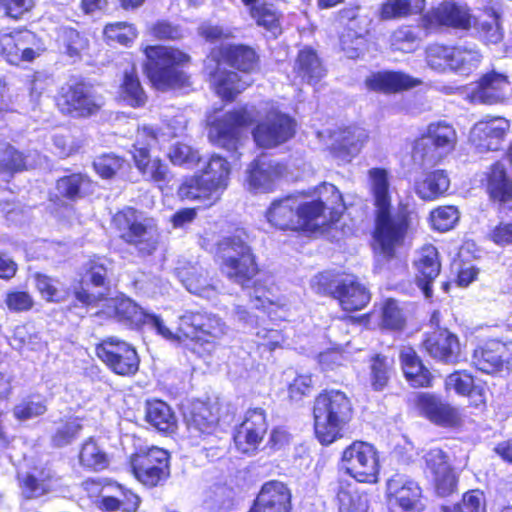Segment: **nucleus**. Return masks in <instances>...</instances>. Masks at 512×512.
Returning <instances> with one entry per match:
<instances>
[{
	"label": "nucleus",
	"instance_id": "obj_23",
	"mask_svg": "<svg viewBox=\"0 0 512 512\" xmlns=\"http://www.w3.org/2000/svg\"><path fill=\"white\" fill-rule=\"evenodd\" d=\"M291 492L279 481L265 483L249 512H290Z\"/></svg>",
	"mask_w": 512,
	"mask_h": 512
},
{
	"label": "nucleus",
	"instance_id": "obj_50",
	"mask_svg": "<svg viewBox=\"0 0 512 512\" xmlns=\"http://www.w3.org/2000/svg\"><path fill=\"white\" fill-rule=\"evenodd\" d=\"M90 186L89 179L82 174H72L57 181V191L63 197L71 200L81 198Z\"/></svg>",
	"mask_w": 512,
	"mask_h": 512
},
{
	"label": "nucleus",
	"instance_id": "obj_28",
	"mask_svg": "<svg viewBox=\"0 0 512 512\" xmlns=\"http://www.w3.org/2000/svg\"><path fill=\"white\" fill-rule=\"evenodd\" d=\"M184 419L189 436L195 441L212 435L217 429L218 418L203 402L194 403L184 414Z\"/></svg>",
	"mask_w": 512,
	"mask_h": 512
},
{
	"label": "nucleus",
	"instance_id": "obj_33",
	"mask_svg": "<svg viewBox=\"0 0 512 512\" xmlns=\"http://www.w3.org/2000/svg\"><path fill=\"white\" fill-rule=\"evenodd\" d=\"M221 63L218 61L215 72L210 73L211 81L222 99L232 100L252 83V79L249 75L240 76L237 72L222 69Z\"/></svg>",
	"mask_w": 512,
	"mask_h": 512
},
{
	"label": "nucleus",
	"instance_id": "obj_60",
	"mask_svg": "<svg viewBox=\"0 0 512 512\" xmlns=\"http://www.w3.org/2000/svg\"><path fill=\"white\" fill-rule=\"evenodd\" d=\"M391 374V362L385 356L376 355L371 363V384L375 390H382Z\"/></svg>",
	"mask_w": 512,
	"mask_h": 512
},
{
	"label": "nucleus",
	"instance_id": "obj_54",
	"mask_svg": "<svg viewBox=\"0 0 512 512\" xmlns=\"http://www.w3.org/2000/svg\"><path fill=\"white\" fill-rule=\"evenodd\" d=\"M442 512H486L485 497L480 490H472L464 494L462 503L443 506Z\"/></svg>",
	"mask_w": 512,
	"mask_h": 512
},
{
	"label": "nucleus",
	"instance_id": "obj_15",
	"mask_svg": "<svg viewBox=\"0 0 512 512\" xmlns=\"http://www.w3.org/2000/svg\"><path fill=\"white\" fill-rule=\"evenodd\" d=\"M295 123L288 115L270 111L266 118L253 130L256 144L263 148L276 147L293 137Z\"/></svg>",
	"mask_w": 512,
	"mask_h": 512
},
{
	"label": "nucleus",
	"instance_id": "obj_25",
	"mask_svg": "<svg viewBox=\"0 0 512 512\" xmlns=\"http://www.w3.org/2000/svg\"><path fill=\"white\" fill-rule=\"evenodd\" d=\"M431 24L451 27L454 29H470L473 16L467 6L459 5L453 1H444L427 15Z\"/></svg>",
	"mask_w": 512,
	"mask_h": 512
},
{
	"label": "nucleus",
	"instance_id": "obj_31",
	"mask_svg": "<svg viewBox=\"0 0 512 512\" xmlns=\"http://www.w3.org/2000/svg\"><path fill=\"white\" fill-rule=\"evenodd\" d=\"M298 207L299 199L294 196L274 200L266 212V218L276 228L299 230Z\"/></svg>",
	"mask_w": 512,
	"mask_h": 512
},
{
	"label": "nucleus",
	"instance_id": "obj_18",
	"mask_svg": "<svg viewBox=\"0 0 512 512\" xmlns=\"http://www.w3.org/2000/svg\"><path fill=\"white\" fill-rule=\"evenodd\" d=\"M387 497L403 512H422V489L410 476L396 473L387 481Z\"/></svg>",
	"mask_w": 512,
	"mask_h": 512
},
{
	"label": "nucleus",
	"instance_id": "obj_10",
	"mask_svg": "<svg viewBox=\"0 0 512 512\" xmlns=\"http://www.w3.org/2000/svg\"><path fill=\"white\" fill-rule=\"evenodd\" d=\"M341 468L358 482L375 483L380 468L377 450L367 442L354 441L342 453Z\"/></svg>",
	"mask_w": 512,
	"mask_h": 512
},
{
	"label": "nucleus",
	"instance_id": "obj_47",
	"mask_svg": "<svg viewBox=\"0 0 512 512\" xmlns=\"http://www.w3.org/2000/svg\"><path fill=\"white\" fill-rule=\"evenodd\" d=\"M298 217L299 230L315 229L329 221V217L326 216L321 203L313 201L301 202L299 200Z\"/></svg>",
	"mask_w": 512,
	"mask_h": 512
},
{
	"label": "nucleus",
	"instance_id": "obj_64",
	"mask_svg": "<svg viewBox=\"0 0 512 512\" xmlns=\"http://www.w3.org/2000/svg\"><path fill=\"white\" fill-rule=\"evenodd\" d=\"M450 48L438 44L430 45L426 50L428 66L437 72L449 70Z\"/></svg>",
	"mask_w": 512,
	"mask_h": 512
},
{
	"label": "nucleus",
	"instance_id": "obj_49",
	"mask_svg": "<svg viewBox=\"0 0 512 512\" xmlns=\"http://www.w3.org/2000/svg\"><path fill=\"white\" fill-rule=\"evenodd\" d=\"M425 0H389L381 7V19L389 20L421 12Z\"/></svg>",
	"mask_w": 512,
	"mask_h": 512
},
{
	"label": "nucleus",
	"instance_id": "obj_55",
	"mask_svg": "<svg viewBox=\"0 0 512 512\" xmlns=\"http://www.w3.org/2000/svg\"><path fill=\"white\" fill-rule=\"evenodd\" d=\"M81 420L79 418H71L65 422L58 424L55 433L52 436V443L56 447H63L70 444L79 432L82 430Z\"/></svg>",
	"mask_w": 512,
	"mask_h": 512
},
{
	"label": "nucleus",
	"instance_id": "obj_45",
	"mask_svg": "<svg viewBox=\"0 0 512 512\" xmlns=\"http://www.w3.org/2000/svg\"><path fill=\"white\" fill-rule=\"evenodd\" d=\"M312 201L321 203L325 212L329 211L331 222L337 221L345 209L341 193L330 183H323L318 188V199Z\"/></svg>",
	"mask_w": 512,
	"mask_h": 512
},
{
	"label": "nucleus",
	"instance_id": "obj_29",
	"mask_svg": "<svg viewBox=\"0 0 512 512\" xmlns=\"http://www.w3.org/2000/svg\"><path fill=\"white\" fill-rule=\"evenodd\" d=\"M284 167L266 156L255 159L247 170V183L250 190L269 191Z\"/></svg>",
	"mask_w": 512,
	"mask_h": 512
},
{
	"label": "nucleus",
	"instance_id": "obj_27",
	"mask_svg": "<svg viewBox=\"0 0 512 512\" xmlns=\"http://www.w3.org/2000/svg\"><path fill=\"white\" fill-rule=\"evenodd\" d=\"M417 406L423 415L437 425L454 426L460 420V413L457 408L432 394H419L417 396Z\"/></svg>",
	"mask_w": 512,
	"mask_h": 512
},
{
	"label": "nucleus",
	"instance_id": "obj_42",
	"mask_svg": "<svg viewBox=\"0 0 512 512\" xmlns=\"http://www.w3.org/2000/svg\"><path fill=\"white\" fill-rule=\"evenodd\" d=\"M31 154L24 155L10 144L0 149V175L11 177L17 172L41 164L40 160H30Z\"/></svg>",
	"mask_w": 512,
	"mask_h": 512
},
{
	"label": "nucleus",
	"instance_id": "obj_3",
	"mask_svg": "<svg viewBox=\"0 0 512 512\" xmlns=\"http://www.w3.org/2000/svg\"><path fill=\"white\" fill-rule=\"evenodd\" d=\"M220 270L230 281L246 287L258 272L255 256L248 244V235L237 230L218 243Z\"/></svg>",
	"mask_w": 512,
	"mask_h": 512
},
{
	"label": "nucleus",
	"instance_id": "obj_24",
	"mask_svg": "<svg viewBox=\"0 0 512 512\" xmlns=\"http://www.w3.org/2000/svg\"><path fill=\"white\" fill-rule=\"evenodd\" d=\"M424 458L427 468L433 475L438 495L451 494L455 490L457 482L446 453L439 448H433L425 454Z\"/></svg>",
	"mask_w": 512,
	"mask_h": 512
},
{
	"label": "nucleus",
	"instance_id": "obj_61",
	"mask_svg": "<svg viewBox=\"0 0 512 512\" xmlns=\"http://www.w3.org/2000/svg\"><path fill=\"white\" fill-rule=\"evenodd\" d=\"M10 345L16 350H22L27 347L30 350H37L42 343L36 333H31L26 325L15 327L13 335L10 338Z\"/></svg>",
	"mask_w": 512,
	"mask_h": 512
},
{
	"label": "nucleus",
	"instance_id": "obj_32",
	"mask_svg": "<svg viewBox=\"0 0 512 512\" xmlns=\"http://www.w3.org/2000/svg\"><path fill=\"white\" fill-rule=\"evenodd\" d=\"M5 51L2 55L10 64L18 65L22 61H32L37 51L34 48L36 37L30 31H17L14 33H6Z\"/></svg>",
	"mask_w": 512,
	"mask_h": 512
},
{
	"label": "nucleus",
	"instance_id": "obj_8",
	"mask_svg": "<svg viewBox=\"0 0 512 512\" xmlns=\"http://www.w3.org/2000/svg\"><path fill=\"white\" fill-rule=\"evenodd\" d=\"M311 287L318 294L333 296L347 312L363 309L371 298L365 285L352 275L332 279L330 273H320L311 280Z\"/></svg>",
	"mask_w": 512,
	"mask_h": 512
},
{
	"label": "nucleus",
	"instance_id": "obj_11",
	"mask_svg": "<svg viewBox=\"0 0 512 512\" xmlns=\"http://www.w3.org/2000/svg\"><path fill=\"white\" fill-rule=\"evenodd\" d=\"M96 355L109 369L122 376L134 375L139 368V356L128 342L111 336L96 346Z\"/></svg>",
	"mask_w": 512,
	"mask_h": 512
},
{
	"label": "nucleus",
	"instance_id": "obj_37",
	"mask_svg": "<svg viewBox=\"0 0 512 512\" xmlns=\"http://www.w3.org/2000/svg\"><path fill=\"white\" fill-rule=\"evenodd\" d=\"M450 187V179L444 170L424 173L415 180L414 190L424 201H433L444 195Z\"/></svg>",
	"mask_w": 512,
	"mask_h": 512
},
{
	"label": "nucleus",
	"instance_id": "obj_20",
	"mask_svg": "<svg viewBox=\"0 0 512 512\" xmlns=\"http://www.w3.org/2000/svg\"><path fill=\"white\" fill-rule=\"evenodd\" d=\"M472 361L478 370L487 374L498 372L504 366L509 368L512 366V341L489 340L474 350Z\"/></svg>",
	"mask_w": 512,
	"mask_h": 512
},
{
	"label": "nucleus",
	"instance_id": "obj_48",
	"mask_svg": "<svg viewBox=\"0 0 512 512\" xmlns=\"http://www.w3.org/2000/svg\"><path fill=\"white\" fill-rule=\"evenodd\" d=\"M79 461L82 466L95 471L104 470L109 465L107 453L92 438L82 445Z\"/></svg>",
	"mask_w": 512,
	"mask_h": 512
},
{
	"label": "nucleus",
	"instance_id": "obj_40",
	"mask_svg": "<svg viewBox=\"0 0 512 512\" xmlns=\"http://www.w3.org/2000/svg\"><path fill=\"white\" fill-rule=\"evenodd\" d=\"M294 69L298 77L311 85L318 83L326 75L321 60L310 48L299 51Z\"/></svg>",
	"mask_w": 512,
	"mask_h": 512
},
{
	"label": "nucleus",
	"instance_id": "obj_51",
	"mask_svg": "<svg viewBox=\"0 0 512 512\" xmlns=\"http://www.w3.org/2000/svg\"><path fill=\"white\" fill-rule=\"evenodd\" d=\"M250 14L258 26L265 28L273 36L280 33L279 16L271 5L255 3L250 9Z\"/></svg>",
	"mask_w": 512,
	"mask_h": 512
},
{
	"label": "nucleus",
	"instance_id": "obj_13",
	"mask_svg": "<svg viewBox=\"0 0 512 512\" xmlns=\"http://www.w3.org/2000/svg\"><path fill=\"white\" fill-rule=\"evenodd\" d=\"M136 478L146 486L154 487L165 481L169 474V454L159 447L136 453L131 460Z\"/></svg>",
	"mask_w": 512,
	"mask_h": 512
},
{
	"label": "nucleus",
	"instance_id": "obj_16",
	"mask_svg": "<svg viewBox=\"0 0 512 512\" xmlns=\"http://www.w3.org/2000/svg\"><path fill=\"white\" fill-rule=\"evenodd\" d=\"M59 106L63 113L72 117H88L100 107L92 88L83 82L69 83L63 87Z\"/></svg>",
	"mask_w": 512,
	"mask_h": 512
},
{
	"label": "nucleus",
	"instance_id": "obj_7",
	"mask_svg": "<svg viewBox=\"0 0 512 512\" xmlns=\"http://www.w3.org/2000/svg\"><path fill=\"white\" fill-rule=\"evenodd\" d=\"M179 330L190 339L193 352L211 353L226 335L228 327L221 318L207 313L186 312L179 317Z\"/></svg>",
	"mask_w": 512,
	"mask_h": 512
},
{
	"label": "nucleus",
	"instance_id": "obj_43",
	"mask_svg": "<svg viewBox=\"0 0 512 512\" xmlns=\"http://www.w3.org/2000/svg\"><path fill=\"white\" fill-rule=\"evenodd\" d=\"M487 190L494 201L504 204L512 200V180L507 176L503 164L495 163L491 167Z\"/></svg>",
	"mask_w": 512,
	"mask_h": 512
},
{
	"label": "nucleus",
	"instance_id": "obj_1",
	"mask_svg": "<svg viewBox=\"0 0 512 512\" xmlns=\"http://www.w3.org/2000/svg\"><path fill=\"white\" fill-rule=\"evenodd\" d=\"M372 192L377 207L374 251L378 265L391 260L396 248L403 244L410 225L407 207H399L390 212L388 173L382 168H372L368 172Z\"/></svg>",
	"mask_w": 512,
	"mask_h": 512
},
{
	"label": "nucleus",
	"instance_id": "obj_19",
	"mask_svg": "<svg viewBox=\"0 0 512 512\" xmlns=\"http://www.w3.org/2000/svg\"><path fill=\"white\" fill-rule=\"evenodd\" d=\"M108 265L110 262L105 258H97L88 263L81 288L75 293L78 301L94 305L103 298L104 291L108 289Z\"/></svg>",
	"mask_w": 512,
	"mask_h": 512
},
{
	"label": "nucleus",
	"instance_id": "obj_38",
	"mask_svg": "<svg viewBox=\"0 0 512 512\" xmlns=\"http://www.w3.org/2000/svg\"><path fill=\"white\" fill-rule=\"evenodd\" d=\"M334 137L332 153L340 160L349 162L360 151L367 135L363 129L348 128L335 134Z\"/></svg>",
	"mask_w": 512,
	"mask_h": 512
},
{
	"label": "nucleus",
	"instance_id": "obj_63",
	"mask_svg": "<svg viewBox=\"0 0 512 512\" xmlns=\"http://www.w3.org/2000/svg\"><path fill=\"white\" fill-rule=\"evenodd\" d=\"M60 40L65 53L70 57H78L87 47V40L72 28H63L60 33Z\"/></svg>",
	"mask_w": 512,
	"mask_h": 512
},
{
	"label": "nucleus",
	"instance_id": "obj_26",
	"mask_svg": "<svg viewBox=\"0 0 512 512\" xmlns=\"http://www.w3.org/2000/svg\"><path fill=\"white\" fill-rule=\"evenodd\" d=\"M415 267L417 286L426 298H431L433 295L432 283L439 275L441 268L437 249L433 245L424 246L415 260Z\"/></svg>",
	"mask_w": 512,
	"mask_h": 512
},
{
	"label": "nucleus",
	"instance_id": "obj_56",
	"mask_svg": "<svg viewBox=\"0 0 512 512\" xmlns=\"http://www.w3.org/2000/svg\"><path fill=\"white\" fill-rule=\"evenodd\" d=\"M264 435L265 434L258 433L254 430L238 426L234 433L235 446L241 453L252 454L258 449Z\"/></svg>",
	"mask_w": 512,
	"mask_h": 512
},
{
	"label": "nucleus",
	"instance_id": "obj_44",
	"mask_svg": "<svg viewBox=\"0 0 512 512\" xmlns=\"http://www.w3.org/2000/svg\"><path fill=\"white\" fill-rule=\"evenodd\" d=\"M109 307L114 309V315L119 321L135 326L142 325L147 321L148 312L131 299H111L109 300Z\"/></svg>",
	"mask_w": 512,
	"mask_h": 512
},
{
	"label": "nucleus",
	"instance_id": "obj_58",
	"mask_svg": "<svg viewBox=\"0 0 512 512\" xmlns=\"http://www.w3.org/2000/svg\"><path fill=\"white\" fill-rule=\"evenodd\" d=\"M168 156L173 164L187 168H193L200 160L198 151L184 143L171 146Z\"/></svg>",
	"mask_w": 512,
	"mask_h": 512
},
{
	"label": "nucleus",
	"instance_id": "obj_9",
	"mask_svg": "<svg viewBox=\"0 0 512 512\" xmlns=\"http://www.w3.org/2000/svg\"><path fill=\"white\" fill-rule=\"evenodd\" d=\"M457 141L455 129L445 123H431L425 134L415 141L413 159L420 164H433L454 149Z\"/></svg>",
	"mask_w": 512,
	"mask_h": 512
},
{
	"label": "nucleus",
	"instance_id": "obj_22",
	"mask_svg": "<svg viewBox=\"0 0 512 512\" xmlns=\"http://www.w3.org/2000/svg\"><path fill=\"white\" fill-rule=\"evenodd\" d=\"M509 127L505 118L486 116L474 124L470 140L482 150H497Z\"/></svg>",
	"mask_w": 512,
	"mask_h": 512
},
{
	"label": "nucleus",
	"instance_id": "obj_2",
	"mask_svg": "<svg viewBox=\"0 0 512 512\" xmlns=\"http://www.w3.org/2000/svg\"><path fill=\"white\" fill-rule=\"evenodd\" d=\"M314 429L317 439L329 445L343 435L352 418V404L340 390H324L314 401Z\"/></svg>",
	"mask_w": 512,
	"mask_h": 512
},
{
	"label": "nucleus",
	"instance_id": "obj_34",
	"mask_svg": "<svg viewBox=\"0 0 512 512\" xmlns=\"http://www.w3.org/2000/svg\"><path fill=\"white\" fill-rule=\"evenodd\" d=\"M18 479L22 494L27 499L48 493L57 481L49 468H33L26 473H19Z\"/></svg>",
	"mask_w": 512,
	"mask_h": 512
},
{
	"label": "nucleus",
	"instance_id": "obj_5",
	"mask_svg": "<svg viewBox=\"0 0 512 512\" xmlns=\"http://www.w3.org/2000/svg\"><path fill=\"white\" fill-rule=\"evenodd\" d=\"M119 236L142 255L152 254L158 245L159 229L154 218L133 208L117 212L112 219Z\"/></svg>",
	"mask_w": 512,
	"mask_h": 512
},
{
	"label": "nucleus",
	"instance_id": "obj_62",
	"mask_svg": "<svg viewBox=\"0 0 512 512\" xmlns=\"http://www.w3.org/2000/svg\"><path fill=\"white\" fill-rule=\"evenodd\" d=\"M104 35L112 42L128 45L137 36L135 28L124 22L108 24L104 28Z\"/></svg>",
	"mask_w": 512,
	"mask_h": 512
},
{
	"label": "nucleus",
	"instance_id": "obj_14",
	"mask_svg": "<svg viewBox=\"0 0 512 512\" xmlns=\"http://www.w3.org/2000/svg\"><path fill=\"white\" fill-rule=\"evenodd\" d=\"M253 110L247 107L228 112L217 119L209 129V139L229 151L236 150L240 142L241 129L254 121Z\"/></svg>",
	"mask_w": 512,
	"mask_h": 512
},
{
	"label": "nucleus",
	"instance_id": "obj_46",
	"mask_svg": "<svg viewBox=\"0 0 512 512\" xmlns=\"http://www.w3.org/2000/svg\"><path fill=\"white\" fill-rule=\"evenodd\" d=\"M339 512H368L367 494L351 486L340 487L337 493Z\"/></svg>",
	"mask_w": 512,
	"mask_h": 512
},
{
	"label": "nucleus",
	"instance_id": "obj_12",
	"mask_svg": "<svg viewBox=\"0 0 512 512\" xmlns=\"http://www.w3.org/2000/svg\"><path fill=\"white\" fill-rule=\"evenodd\" d=\"M156 138V132L152 127L143 126L137 132L131 153L137 169L146 180L163 183L168 181V166L159 158L151 159L149 156L148 147L156 141Z\"/></svg>",
	"mask_w": 512,
	"mask_h": 512
},
{
	"label": "nucleus",
	"instance_id": "obj_39",
	"mask_svg": "<svg viewBox=\"0 0 512 512\" xmlns=\"http://www.w3.org/2000/svg\"><path fill=\"white\" fill-rule=\"evenodd\" d=\"M341 16L350 19L349 24L340 36L342 51L350 59L358 58L366 49V30H356V15L354 10H343Z\"/></svg>",
	"mask_w": 512,
	"mask_h": 512
},
{
	"label": "nucleus",
	"instance_id": "obj_21",
	"mask_svg": "<svg viewBox=\"0 0 512 512\" xmlns=\"http://www.w3.org/2000/svg\"><path fill=\"white\" fill-rule=\"evenodd\" d=\"M425 351L435 360L444 364H456L461 358L458 337L444 328L426 333L423 340Z\"/></svg>",
	"mask_w": 512,
	"mask_h": 512
},
{
	"label": "nucleus",
	"instance_id": "obj_35",
	"mask_svg": "<svg viewBox=\"0 0 512 512\" xmlns=\"http://www.w3.org/2000/svg\"><path fill=\"white\" fill-rule=\"evenodd\" d=\"M419 83V80L411 78L404 73L392 71L374 73L365 80L368 89L384 93L398 92L412 88Z\"/></svg>",
	"mask_w": 512,
	"mask_h": 512
},
{
	"label": "nucleus",
	"instance_id": "obj_52",
	"mask_svg": "<svg viewBox=\"0 0 512 512\" xmlns=\"http://www.w3.org/2000/svg\"><path fill=\"white\" fill-rule=\"evenodd\" d=\"M122 97L132 107H141L146 103V94L138 77L133 73L125 72L122 84Z\"/></svg>",
	"mask_w": 512,
	"mask_h": 512
},
{
	"label": "nucleus",
	"instance_id": "obj_17",
	"mask_svg": "<svg viewBox=\"0 0 512 512\" xmlns=\"http://www.w3.org/2000/svg\"><path fill=\"white\" fill-rule=\"evenodd\" d=\"M511 83L508 76L496 71L484 74L467 88V96L472 102L496 104L508 98Z\"/></svg>",
	"mask_w": 512,
	"mask_h": 512
},
{
	"label": "nucleus",
	"instance_id": "obj_6",
	"mask_svg": "<svg viewBox=\"0 0 512 512\" xmlns=\"http://www.w3.org/2000/svg\"><path fill=\"white\" fill-rule=\"evenodd\" d=\"M230 166L226 159L213 155L200 175L187 178L179 187L178 195L187 200L215 201L219 193L226 189Z\"/></svg>",
	"mask_w": 512,
	"mask_h": 512
},
{
	"label": "nucleus",
	"instance_id": "obj_57",
	"mask_svg": "<svg viewBox=\"0 0 512 512\" xmlns=\"http://www.w3.org/2000/svg\"><path fill=\"white\" fill-rule=\"evenodd\" d=\"M139 502L137 495L132 492H126L121 493L120 497H103L102 507L107 512H135Z\"/></svg>",
	"mask_w": 512,
	"mask_h": 512
},
{
	"label": "nucleus",
	"instance_id": "obj_41",
	"mask_svg": "<svg viewBox=\"0 0 512 512\" xmlns=\"http://www.w3.org/2000/svg\"><path fill=\"white\" fill-rule=\"evenodd\" d=\"M146 421L159 432H173L177 419L171 407L161 400L147 401L145 409Z\"/></svg>",
	"mask_w": 512,
	"mask_h": 512
},
{
	"label": "nucleus",
	"instance_id": "obj_36",
	"mask_svg": "<svg viewBox=\"0 0 512 512\" xmlns=\"http://www.w3.org/2000/svg\"><path fill=\"white\" fill-rule=\"evenodd\" d=\"M219 55L220 62L243 72L244 75H248L258 67V55L253 48L246 45L222 46Z\"/></svg>",
	"mask_w": 512,
	"mask_h": 512
},
{
	"label": "nucleus",
	"instance_id": "obj_30",
	"mask_svg": "<svg viewBox=\"0 0 512 512\" xmlns=\"http://www.w3.org/2000/svg\"><path fill=\"white\" fill-rule=\"evenodd\" d=\"M176 276L192 294L211 300L217 295V288L210 282L205 269L199 265H184L176 268Z\"/></svg>",
	"mask_w": 512,
	"mask_h": 512
},
{
	"label": "nucleus",
	"instance_id": "obj_4",
	"mask_svg": "<svg viewBox=\"0 0 512 512\" xmlns=\"http://www.w3.org/2000/svg\"><path fill=\"white\" fill-rule=\"evenodd\" d=\"M147 62L145 71L158 90L182 87L187 82L180 66L189 61V56L173 47L148 46L145 49Z\"/></svg>",
	"mask_w": 512,
	"mask_h": 512
},
{
	"label": "nucleus",
	"instance_id": "obj_59",
	"mask_svg": "<svg viewBox=\"0 0 512 512\" xmlns=\"http://www.w3.org/2000/svg\"><path fill=\"white\" fill-rule=\"evenodd\" d=\"M476 26L480 37L487 43L496 44L503 38L500 16L494 10L489 15V19L478 22Z\"/></svg>",
	"mask_w": 512,
	"mask_h": 512
},
{
	"label": "nucleus",
	"instance_id": "obj_53",
	"mask_svg": "<svg viewBox=\"0 0 512 512\" xmlns=\"http://www.w3.org/2000/svg\"><path fill=\"white\" fill-rule=\"evenodd\" d=\"M459 218L460 212L455 206H440L430 213L432 227L441 232L452 229Z\"/></svg>",
	"mask_w": 512,
	"mask_h": 512
}]
</instances>
